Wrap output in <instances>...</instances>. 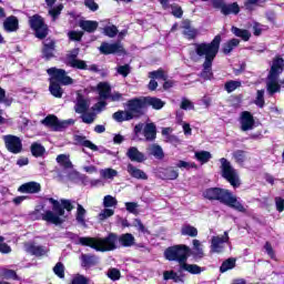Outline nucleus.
<instances>
[{"instance_id": "nucleus-1", "label": "nucleus", "mask_w": 284, "mask_h": 284, "mask_svg": "<svg viewBox=\"0 0 284 284\" xmlns=\"http://www.w3.org/2000/svg\"><path fill=\"white\" fill-rule=\"evenodd\" d=\"M193 48L194 50L190 52L191 60L199 61V57L204 59L202 77L212 79V63H214L221 48V36H216L210 43H195Z\"/></svg>"}, {"instance_id": "nucleus-2", "label": "nucleus", "mask_w": 284, "mask_h": 284, "mask_svg": "<svg viewBox=\"0 0 284 284\" xmlns=\"http://www.w3.org/2000/svg\"><path fill=\"white\" fill-rule=\"evenodd\" d=\"M49 203L52 204V211L47 210L44 213H41V210H43V206H41L32 212V216H34L37 221H45L52 225H63V219H61V216L65 214V210L67 212H72L74 210L72 201L62 199L59 202V200L50 197Z\"/></svg>"}, {"instance_id": "nucleus-3", "label": "nucleus", "mask_w": 284, "mask_h": 284, "mask_svg": "<svg viewBox=\"0 0 284 284\" xmlns=\"http://www.w3.org/2000/svg\"><path fill=\"white\" fill-rule=\"evenodd\" d=\"M203 196L207 199V201H219V203L231 207V210H235V212H241L242 214L247 212L245 205L227 189L210 187L204 191Z\"/></svg>"}, {"instance_id": "nucleus-4", "label": "nucleus", "mask_w": 284, "mask_h": 284, "mask_svg": "<svg viewBox=\"0 0 284 284\" xmlns=\"http://www.w3.org/2000/svg\"><path fill=\"white\" fill-rule=\"evenodd\" d=\"M116 241L119 235L109 233L106 237H80L79 243L84 247H91L95 252H113L116 250Z\"/></svg>"}, {"instance_id": "nucleus-5", "label": "nucleus", "mask_w": 284, "mask_h": 284, "mask_svg": "<svg viewBox=\"0 0 284 284\" xmlns=\"http://www.w3.org/2000/svg\"><path fill=\"white\" fill-rule=\"evenodd\" d=\"M48 74L50 75V93L55 99H61L63 97V89L61 85H72V78L65 74V70L51 68L47 70ZM61 83V85L59 84Z\"/></svg>"}, {"instance_id": "nucleus-6", "label": "nucleus", "mask_w": 284, "mask_h": 284, "mask_svg": "<svg viewBox=\"0 0 284 284\" xmlns=\"http://www.w3.org/2000/svg\"><path fill=\"white\" fill-rule=\"evenodd\" d=\"M284 70V60L283 58H275L271 65V71L266 80V90L272 97L276 92H281V85H284V80H280L278 77L283 74Z\"/></svg>"}, {"instance_id": "nucleus-7", "label": "nucleus", "mask_w": 284, "mask_h": 284, "mask_svg": "<svg viewBox=\"0 0 284 284\" xmlns=\"http://www.w3.org/2000/svg\"><path fill=\"white\" fill-rule=\"evenodd\" d=\"M192 254V248L185 244H175L169 246L164 251V258L170 262L179 263L180 267L187 263L190 255Z\"/></svg>"}, {"instance_id": "nucleus-8", "label": "nucleus", "mask_w": 284, "mask_h": 284, "mask_svg": "<svg viewBox=\"0 0 284 284\" xmlns=\"http://www.w3.org/2000/svg\"><path fill=\"white\" fill-rule=\"evenodd\" d=\"M29 23L38 39H45L48 37V26L43 21V18L38 14L32 16L29 18Z\"/></svg>"}, {"instance_id": "nucleus-9", "label": "nucleus", "mask_w": 284, "mask_h": 284, "mask_svg": "<svg viewBox=\"0 0 284 284\" xmlns=\"http://www.w3.org/2000/svg\"><path fill=\"white\" fill-rule=\"evenodd\" d=\"M98 92H99V97L100 99H110V101H123V94L119 93V92H112V88L110 87V83L108 82H100L98 84Z\"/></svg>"}, {"instance_id": "nucleus-10", "label": "nucleus", "mask_w": 284, "mask_h": 284, "mask_svg": "<svg viewBox=\"0 0 284 284\" xmlns=\"http://www.w3.org/2000/svg\"><path fill=\"white\" fill-rule=\"evenodd\" d=\"M6 148L12 154H19L23 150V144L21 143V139L14 135H4L3 138Z\"/></svg>"}, {"instance_id": "nucleus-11", "label": "nucleus", "mask_w": 284, "mask_h": 284, "mask_svg": "<svg viewBox=\"0 0 284 284\" xmlns=\"http://www.w3.org/2000/svg\"><path fill=\"white\" fill-rule=\"evenodd\" d=\"M222 176L224 179H239V171L232 168V163L227 161V159L222 158L220 159Z\"/></svg>"}, {"instance_id": "nucleus-12", "label": "nucleus", "mask_w": 284, "mask_h": 284, "mask_svg": "<svg viewBox=\"0 0 284 284\" xmlns=\"http://www.w3.org/2000/svg\"><path fill=\"white\" fill-rule=\"evenodd\" d=\"M240 125L242 132H248V130H254V115L250 111H243L240 114Z\"/></svg>"}, {"instance_id": "nucleus-13", "label": "nucleus", "mask_w": 284, "mask_h": 284, "mask_svg": "<svg viewBox=\"0 0 284 284\" xmlns=\"http://www.w3.org/2000/svg\"><path fill=\"white\" fill-rule=\"evenodd\" d=\"M144 105L145 99H133L128 102V110L132 114L133 119H136V116H141Z\"/></svg>"}, {"instance_id": "nucleus-14", "label": "nucleus", "mask_w": 284, "mask_h": 284, "mask_svg": "<svg viewBox=\"0 0 284 284\" xmlns=\"http://www.w3.org/2000/svg\"><path fill=\"white\" fill-rule=\"evenodd\" d=\"M57 163L64 168V170H70L71 179H79V172L72 169V162L70 161V156L67 154H60L57 156Z\"/></svg>"}, {"instance_id": "nucleus-15", "label": "nucleus", "mask_w": 284, "mask_h": 284, "mask_svg": "<svg viewBox=\"0 0 284 284\" xmlns=\"http://www.w3.org/2000/svg\"><path fill=\"white\" fill-rule=\"evenodd\" d=\"M79 57V49L73 50L69 55H68V64L71 68H77L78 70H87L88 64H85V61L77 59Z\"/></svg>"}, {"instance_id": "nucleus-16", "label": "nucleus", "mask_w": 284, "mask_h": 284, "mask_svg": "<svg viewBox=\"0 0 284 284\" xmlns=\"http://www.w3.org/2000/svg\"><path fill=\"white\" fill-rule=\"evenodd\" d=\"M225 236H213L211 240V252L215 254H221L223 252V243H227L230 237L227 236V232L224 233Z\"/></svg>"}, {"instance_id": "nucleus-17", "label": "nucleus", "mask_w": 284, "mask_h": 284, "mask_svg": "<svg viewBox=\"0 0 284 284\" xmlns=\"http://www.w3.org/2000/svg\"><path fill=\"white\" fill-rule=\"evenodd\" d=\"M101 54H116L123 52L121 43H108L103 42L99 48Z\"/></svg>"}, {"instance_id": "nucleus-18", "label": "nucleus", "mask_w": 284, "mask_h": 284, "mask_svg": "<svg viewBox=\"0 0 284 284\" xmlns=\"http://www.w3.org/2000/svg\"><path fill=\"white\" fill-rule=\"evenodd\" d=\"M18 192H21V194H39L41 184L39 182H27L19 186Z\"/></svg>"}, {"instance_id": "nucleus-19", "label": "nucleus", "mask_w": 284, "mask_h": 284, "mask_svg": "<svg viewBox=\"0 0 284 284\" xmlns=\"http://www.w3.org/2000/svg\"><path fill=\"white\" fill-rule=\"evenodd\" d=\"M126 156L130 159V161H133L135 163H143L148 158H145V153L139 151L136 146H131L126 151Z\"/></svg>"}, {"instance_id": "nucleus-20", "label": "nucleus", "mask_w": 284, "mask_h": 284, "mask_svg": "<svg viewBox=\"0 0 284 284\" xmlns=\"http://www.w3.org/2000/svg\"><path fill=\"white\" fill-rule=\"evenodd\" d=\"M80 258L81 266L84 267V270H90V267L99 265V257L94 254H82Z\"/></svg>"}, {"instance_id": "nucleus-21", "label": "nucleus", "mask_w": 284, "mask_h": 284, "mask_svg": "<svg viewBox=\"0 0 284 284\" xmlns=\"http://www.w3.org/2000/svg\"><path fill=\"white\" fill-rule=\"evenodd\" d=\"M3 30L6 32H17V30H19V19L14 16L6 18L3 21Z\"/></svg>"}, {"instance_id": "nucleus-22", "label": "nucleus", "mask_w": 284, "mask_h": 284, "mask_svg": "<svg viewBox=\"0 0 284 284\" xmlns=\"http://www.w3.org/2000/svg\"><path fill=\"white\" fill-rule=\"evenodd\" d=\"M43 45L42 54L44 59H52V57H54V41L47 39Z\"/></svg>"}, {"instance_id": "nucleus-23", "label": "nucleus", "mask_w": 284, "mask_h": 284, "mask_svg": "<svg viewBox=\"0 0 284 284\" xmlns=\"http://www.w3.org/2000/svg\"><path fill=\"white\" fill-rule=\"evenodd\" d=\"M41 123L47 128H51L54 132H59V118L57 115H48Z\"/></svg>"}, {"instance_id": "nucleus-24", "label": "nucleus", "mask_w": 284, "mask_h": 284, "mask_svg": "<svg viewBox=\"0 0 284 284\" xmlns=\"http://www.w3.org/2000/svg\"><path fill=\"white\" fill-rule=\"evenodd\" d=\"M79 27L84 30V32H95L99 28V22L92 20H82L79 22Z\"/></svg>"}, {"instance_id": "nucleus-25", "label": "nucleus", "mask_w": 284, "mask_h": 284, "mask_svg": "<svg viewBox=\"0 0 284 284\" xmlns=\"http://www.w3.org/2000/svg\"><path fill=\"white\" fill-rule=\"evenodd\" d=\"M118 241L122 247H132L134 245V235L132 233H124L118 237Z\"/></svg>"}, {"instance_id": "nucleus-26", "label": "nucleus", "mask_w": 284, "mask_h": 284, "mask_svg": "<svg viewBox=\"0 0 284 284\" xmlns=\"http://www.w3.org/2000/svg\"><path fill=\"white\" fill-rule=\"evenodd\" d=\"M191 254L195 261H201L205 256L203 247H201V241L193 240V252Z\"/></svg>"}, {"instance_id": "nucleus-27", "label": "nucleus", "mask_w": 284, "mask_h": 284, "mask_svg": "<svg viewBox=\"0 0 284 284\" xmlns=\"http://www.w3.org/2000/svg\"><path fill=\"white\" fill-rule=\"evenodd\" d=\"M113 119L118 123H123V121H132V119L134 118L132 116V113L129 112V110H125V111H116L115 113H113Z\"/></svg>"}, {"instance_id": "nucleus-28", "label": "nucleus", "mask_w": 284, "mask_h": 284, "mask_svg": "<svg viewBox=\"0 0 284 284\" xmlns=\"http://www.w3.org/2000/svg\"><path fill=\"white\" fill-rule=\"evenodd\" d=\"M88 101H85V99H83V97H81V94H78V100L74 106V111L78 114H83L85 112H88Z\"/></svg>"}, {"instance_id": "nucleus-29", "label": "nucleus", "mask_w": 284, "mask_h": 284, "mask_svg": "<svg viewBox=\"0 0 284 284\" xmlns=\"http://www.w3.org/2000/svg\"><path fill=\"white\" fill-rule=\"evenodd\" d=\"M183 28H184L183 34L186 39L192 40L199 37V30L190 26V22H184Z\"/></svg>"}, {"instance_id": "nucleus-30", "label": "nucleus", "mask_w": 284, "mask_h": 284, "mask_svg": "<svg viewBox=\"0 0 284 284\" xmlns=\"http://www.w3.org/2000/svg\"><path fill=\"white\" fill-rule=\"evenodd\" d=\"M74 141L78 142L80 145H83L84 148H89V150H92L93 152H97L99 148L92 143L90 140H85V136L83 135H75Z\"/></svg>"}, {"instance_id": "nucleus-31", "label": "nucleus", "mask_w": 284, "mask_h": 284, "mask_svg": "<svg viewBox=\"0 0 284 284\" xmlns=\"http://www.w3.org/2000/svg\"><path fill=\"white\" fill-rule=\"evenodd\" d=\"M144 136L146 141H154L156 139V125L149 123L144 126Z\"/></svg>"}, {"instance_id": "nucleus-32", "label": "nucleus", "mask_w": 284, "mask_h": 284, "mask_svg": "<svg viewBox=\"0 0 284 284\" xmlns=\"http://www.w3.org/2000/svg\"><path fill=\"white\" fill-rule=\"evenodd\" d=\"M144 103L145 105H151L154 110H161L165 105V102L161 99L150 97L144 98Z\"/></svg>"}, {"instance_id": "nucleus-33", "label": "nucleus", "mask_w": 284, "mask_h": 284, "mask_svg": "<svg viewBox=\"0 0 284 284\" xmlns=\"http://www.w3.org/2000/svg\"><path fill=\"white\" fill-rule=\"evenodd\" d=\"M231 32H233L235 37L242 39V41H247L252 37V33L250 31L236 27H232Z\"/></svg>"}, {"instance_id": "nucleus-34", "label": "nucleus", "mask_w": 284, "mask_h": 284, "mask_svg": "<svg viewBox=\"0 0 284 284\" xmlns=\"http://www.w3.org/2000/svg\"><path fill=\"white\" fill-rule=\"evenodd\" d=\"M180 270H184L185 272H189V274H201L203 272V268L196 264H187V262H184Z\"/></svg>"}, {"instance_id": "nucleus-35", "label": "nucleus", "mask_w": 284, "mask_h": 284, "mask_svg": "<svg viewBox=\"0 0 284 284\" xmlns=\"http://www.w3.org/2000/svg\"><path fill=\"white\" fill-rule=\"evenodd\" d=\"M182 236H191V239H195L199 236V230L190 224L182 226L181 229Z\"/></svg>"}, {"instance_id": "nucleus-36", "label": "nucleus", "mask_w": 284, "mask_h": 284, "mask_svg": "<svg viewBox=\"0 0 284 284\" xmlns=\"http://www.w3.org/2000/svg\"><path fill=\"white\" fill-rule=\"evenodd\" d=\"M236 267V258L230 257L225 260L220 266L221 274H225L229 270H234Z\"/></svg>"}, {"instance_id": "nucleus-37", "label": "nucleus", "mask_w": 284, "mask_h": 284, "mask_svg": "<svg viewBox=\"0 0 284 284\" xmlns=\"http://www.w3.org/2000/svg\"><path fill=\"white\" fill-rule=\"evenodd\" d=\"M2 278H6L7 281H21V277L17 274V271L10 270V268H3L1 271Z\"/></svg>"}, {"instance_id": "nucleus-38", "label": "nucleus", "mask_w": 284, "mask_h": 284, "mask_svg": "<svg viewBox=\"0 0 284 284\" xmlns=\"http://www.w3.org/2000/svg\"><path fill=\"white\" fill-rule=\"evenodd\" d=\"M128 172L133 176V179H148V175H145V172H143L141 169L135 168L132 164L128 165Z\"/></svg>"}, {"instance_id": "nucleus-39", "label": "nucleus", "mask_w": 284, "mask_h": 284, "mask_svg": "<svg viewBox=\"0 0 284 284\" xmlns=\"http://www.w3.org/2000/svg\"><path fill=\"white\" fill-rule=\"evenodd\" d=\"M149 154H152V156H155V159H163V149L158 144H151L148 148Z\"/></svg>"}, {"instance_id": "nucleus-40", "label": "nucleus", "mask_w": 284, "mask_h": 284, "mask_svg": "<svg viewBox=\"0 0 284 284\" xmlns=\"http://www.w3.org/2000/svg\"><path fill=\"white\" fill-rule=\"evenodd\" d=\"M195 159L203 165L212 159V153L209 151H197L195 152Z\"/></svg>"}, {"instance_id": "nucleus-41", "label": "nucleus", "mask_w": 284, "mask_h": 284, "mask_svg": "<svg viewBox=\"0 0 284 284\" xmlns=\"http://www.w3.org/2000/svg\"><path fill=\"white\" fill-rule=\"evenodd\" d=\"M239 43H241V40L239 39H231L223 45V52L224 54H230L234 48H237Z\"/></svg>"}, {"instance_id": "nucleus-42", "label": "nucleus", "mask_w": 284, "mask_h": 284, "mask_svg": "<svg viewBox=\"0 0 284 284\" xmlns=\"http://www.w3.org/2000/svg\"><path fill=\"white\" fill-rule=\"evenodd\" d=\"M28 252L32 254V256H43L45 255V250L43 246H37L34 244H29L28 245Z\"/></svg>"}, {"instance_id": "nucleus-43", "label": "nucleus", "mask_w": 284, "mask_h": 284, "mask_svg": "<svg viewBox=\"0 0 284 284\" xmlns=\"http://www.w3.org/2000/svg\"><path fill=\"white\" fill-rule=\"evenodd\" d=\"M85 209L83 207V205L78 204V211H77V215L75 219L78 221V223H81V225H85Z\"/></svg>"}, {"instance_id": "nucleus-44", "label": "nucleus", "mask_w": 284, "mask_h": 284, "mask_svg": "<svg viewBox=\"0 0 284 284\" xmlns=\"http://www.w3.org/2000/svg\"><path fill=\"white\" fill-rule=\"evenodd\" d=\"M149 78L150 79H158V80H162V81H168V74L165 73V71L163 70H158V71H152L149 73Z\"/></svg>"}, {"instance_id": "nucleus-45", "label": "nucleus", "mask_w": 284, "mask_h": 284, "mask_svg": "<svg viewBox=\"0 0 284 284\" xmlns=\"http://www.w3.org/2000/svg\"><path fill=\"white\" fill-rule=\"evenodd\" d=\"M53 273L59 278H65V266H63V263L58 262L53 267Z\"/></svg>"}, {"instance_id": "nucleus-46", "label": "nucleus", "mask_w": 284, "mask_h": 284, "mask_svg": "<svg viewBox=\"0 0 284 284\" xmlns=\"http://www.w3.org/2000/svg\"><path fill=\"white\" fill-rule=\"evenodd\" d=\"M100 176H102V179H114L119 176V172L114 169H104L100 171Z\"/></svg>"}, {"instance_id": "nucleus-47", "label": "nucleus", "mask_w": 284, "mask_h": 284, "mask_svg": "<svg viewBox=\"0 0 284 284\" xmlns=\"http://www.w3.org/2000/svg\"><path fill=\"white\" fill-rule=\"evenodd\" d=\"M254 103L257 108H263L265 105V90H257Z\"/></svg>"}, {"instance_id": "nucleus-48", "label": "nucleus", "mask_w": 284, "mask_h": 284, "mask_svg": "<svg viewBox=\"0 0 284 284\" xmlns=\"http://www.w3.org/2000/svg\"><path fill=\"white\" fill-rule=\"evenodd\" d=\"M45 152V148L41 145L40 143H33L31 145V153L33 156H43V153Z\"/></svg>"}, {"instance_id": "nucleus-49", "label": "nucleus", "mask_w": 284, "mask_h": 284, "mask_svg": "<svg viewBox=\"0 0 284 284\" xmlns=\"http://www.w3.org/2000/svg\"><path fill=\"white\" fill-rule=\"evenodd\" d=\"M119 201H116V197L112 195H105L103 199V205L104 207H115L118 205Z\"/></svg>"}, {"instance_id": "nucleus-50", "label": "nucleus", "mask_w": 284, "mask_h": 284, "mask_svg": "<svg viewBox=\"0 0 284 284\" xmlns=\"http://www.w3.org/2000/svg\"><path fill=\"white\" fill-rule=\"evenodd\" d=\"M224 88L229 93L234 92V90L241 88V81L231 80L224 84Z\"/></svg>"}, {"instance_id": "nucleus-51", "label": "nucleus", "mask_w": 284, "mask_h": 284, "mask_svg": "<svg viewBox=\"0 0 284 284\" xmlns=\"http://www.w3.org/2000/svg\"><path fill=\"white\" fill-rule=\"evenodd\" d=\"M265 30H267V26H263L258 22L253 23V34L255 37H261V34L265 32Z\"/></svg>"}, {"instance_id": "nucleus-52", "label": "nucleus", "mask_w": 284, "mask_h": 284, "mask_svg": "<svg viewBox=\"0 0 284 284\" xmlns=\"http://www.w3.org/2000/svg\"><path fill=\"white\" fill-rule=\"evenodd\" d=\"M110 216H114V210L112 209H103L99 215V221H105V219H110Z\"/></svg>"}, {"instance_id": "nucleus-53", "label": "nucleus", "mask_w": 284, "mask_h": 284, "mask_svg": "<svg viewBox=\"0 0 284 284\" xmlns=\"http://www.w3.org/2000/svg\"><path fill=\"white\" fill-rule=\"evenodd\" d=\"M264 250H265L267 256H270V258H272V261H276V252L274 251V247H272V243L265 242Z\"/></svg>"}, {"instance_id": "nucleus-54", "label": "nucleus", "mask_w": 284, "mask_h": 284, "mask_svg": "<svg viewBox=\"0 0 284 284\" xmlns=\"http://www.w3.org/2000/svg\"><path fill=\"white\" fill-rule=\"evenodd\" d=\"M61 10H63V4H59L49 10V14L50 17H52V21H57V18L59 17V14H61Z\"/></svg>"}, {"instance_id": "nucleus-55", "label": "nucleus", "mask_w": 284, "mask_h": 284, "mask_svg": "<svg viewBox=\"0 0 284 284\" xmlns=\"http://www.w3.org/2000/svg\"><path fill=\"white\" fill-rule=\"evenodd\" d=\"M70 125H74V119L62 120V121L58 120L59 132H61L62 130H65V128H70Z\"/></svg>"}, {"instance_id": "nucleus-56", "label": "nucleus", "mask_w": 284, "mask_h": 284, "mask_svg": "<svg viewBox=\"0 0 284 284\" xmlns=\"http://www.w3.org/2000/svg\"><path fill=\"white\" fill-rule=\"evenodd\" d=\"M0 103H3L7 105V108H10L12 105V99L6 98V90L0 87Z\"/></svg>"}, {"instance_id": "nucleus-57", "label": "nucleus", "mask_w": 284, "mask_h": 284, "mask_svg": "<svg viewBox=\"0 0 284 284\" xmlns=\"http://www.w3.org/2000/svg\"><path fill=\"white\" fill-rule=\"evenodd\" d=\"M162 134H163V136H165L166 141H169L170 143H174V141H176V136L170 135V134H172L171 128H164L162 130Z\"/></svg>"}, {"instance_id": "nucleus-58", "label": "nucleus", "mask_w": 284, "mask_h": 284, "mask_svg": "<svg viewBox=\"0 0 284 284\" xmlns=\"http://www.w3.org/2000/svg\"><path fill=\"white\" fill-rule=\"evenodd\" d=\"M108 276L111 281H119L121 278V271L119 268H111L108 272Z\"/></svg>"}, {"instance_id": "nucleus-59", "label": "nucleus", "mask_w": 284, "mask_h": 284, "mask_svg": "<svg viewBox=\"0 0 284 284\" xmlns=\"http://www.w3.org/2000/svg\"><path fill=\"white\" fill-rule=\"evenodd\" d=\"M71 284H90V280L84 275H77L72 278Z\"/></svg>"}, {"instance_id": "nucleus-60", "label": "nucleus", "mask_w": 284, "mask_h": 284, "mask_svg": "<svg viewBox=\"0 0 284 284\" xmlns=\"http://www.w3.org/2000/svg\"><path fill=\"white\" fill-rule=\"evenodd\" d=\"M116 32H119V30L116 29L115 26H109L104 28V34L106 37H110L111 39L116 37Z\"/></svg>"}, {"instance_id": "nucleus-61", "label": "nucleus", "mask_w": 284, "mask_h": 284, "mask_svg": "<svg viewBox=\"0 0 284 284\" xmlns=\"http://www.w3.org/2000/svg\"><path fill=\"white\" fill-rule=\"evenodd\" d=\"M126 212L130 214H139V211H136V207H139V204L136 202H126L125 203Z\"/></svg>"}, {"instance_id": "nucleus-62", "label": "nucleus", "mask_w": 284, "mask_h": 284, "mask_svg": "<svg viewBox=\"0 0 284 284\" xmlns=\"http://www.w3.org/2000/svg\"><path fill=\"white\" fill-rule=\"evenodd\" d=\"M81 119L83 123H94V119H97V114L94 113H82Z\"/></svg>"}, {"instance_id": "nucleus-63", "label": "nucleus", "mask_w": 284, "mask_h": 284, "mask_svg": "<svg viewBox=\"0 0 284 284\" xmlns=\"http://www.w3.org/2000/svg\"><path fill=\"white\" fill-rule=\"evenodd\" d=\"M118 74H121L122 77H128L130 74V64L120 65L116 68Z\"/></svg>"}, {"instance_id": "nucleus-64", "label": "nucleus", "mask_w": 284, "mask_h": 284, "mask_svg": "<svg viewBox=\"0 0 284 284\" xmlns=\"http://www.w3.org/2000/svg\"><path fill=\"white\" fill-rule=\"evenodd\" d=\"M275 207L277 212H284V199L281 196L275 197Z\"/></svg>"}]
</instances>
